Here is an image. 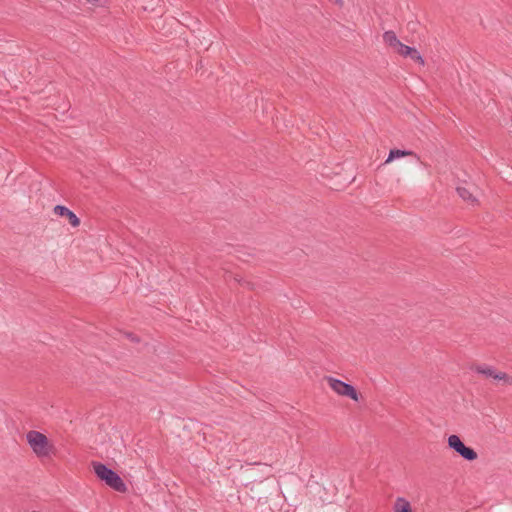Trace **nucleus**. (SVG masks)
Masks as SVG:
<instances>
[{"mask_svg": "<svg viewBox=\"0 0 512 512\" xmlns=\"http://www.w3.org/2000/svg\"><path fill=\"white\" fill-rule=\"evenodd\" d=\"M54 213L61 217H66L72 227H78L80 225V219L70 209L62 205H56L54 207Z\"/></svg>", "mask_w": 512, "mask_h": 512, "instance_id": "39448f33", "label": "nucleus"}, {"mask_svg": "<svg viewBox=\"0 0 512 512\" xmlns=\"http://www.w3.org/2000/svg\"><path fill=\"white\" fill-rule=\"evenodd\" d=\"M92 468L99 480L104 482L111 489L124 493L127 491V485L122 478L111 468L101 462H93Z\"/></svg>", "mask_w": 512, "mask_h": 512, "instance_id": "f03ea898", "label": "nucleus"}, {"mask_svg": "<svg viewBox=\"0 0 512 512\" xmlns=\"http://www.w3.org/2000/svg\"><path fill=\"white\" fill-rule=\"evenodd\" d=\"M492 379L498 384L512 386V376L504 371L496 369Z\"/></svg>", "mask_w": 512, "mask_h": 512, "instance_id": "0eeeda50", "label": "nucleus"}, {"mask_svg": "<svg viewBox=\"0 0 512 512\" xmlns=\"http://www.w3.org/2000/svg\"><path fill=\"white\" fill-rule=\"evenodd\" d=\"M383 41L388 47L392 48L394 51L398 48V46L401 43L396 33L391 30L383 33Z\"/></svg>", "mask_w": 512, "mask_h": 512, "instance_id": "423d86ee", "label": "nucleus"}, {"mask_svg": "<svg viewBox=\"0 0 512 512\" xmlns=\"http://www.w3.org/2000/svg\"><path fill=\"white\" fill-rule=\"evenodd\" d=\"M412 155H415V154L413 151H410V150L392 149V150H390L385 163H390L395 159L405 157V156H412Z\"/></svg>", "mask_w": 512, "mask_h": 512, "instance_id": "1a4fd4ad", "label": "nucleus"}, {"mask_svg": "<svg viewBox=\"0 0 512 512\" xmlns=\"http://www.w3.org/2000/svg\"><path fill=\"white\" fill-rule=\"evenodd\" d=\"M407 58H410V59L414 60L415 62H417L421 66L425 65V61H424L423 57L421 56L419 51L416 48H414V47H413V49L411 51V54H409Z\"/></svg>", "mask_w": 512, "mask_h": 512, "instance_id": "f8f14e48", "label": "nucleus"}, {"mask_svg": "<svg viewBox=\"0 0 512 512\" xmlns=\"http://www.w3.org/2000/svg\"><path fill=\"white\" fill-rule=\"evenodd\" d=\"M324 381L337 396L351 399L354 402L360 401L361 395L353 385L333 376H325Z\"/></svg>", "mask_w": 512, "mask_h": 512, "instance_id": "7ed1b4c3", "label": "nucleus"}, {"mask_svg": "<svg viewBox=\"0 0 512 512\" xmlns=\"http://www.w3.org/2000/svg\"><path fill=\"white\" fill-rule=\"evenodd\" d=\"M447 444L450 449L454 450L467 461H474L478 457L476 451L470 447H467L461 438L456 434H452L448 437Z\"/></svg>", "mask_w": 512, "mask_h": 512, "instance_id": "20e7f679", "label": "nucleus"}, {"mask_svg": "<svg viewBox=\"0 0 512 512\" xmlns=\"http://www.w3.org/2000/svg\"><path fill=\"white\" fill-rule=\"evenodd\" d=\"M394 512H413L411 504L403 497H398L393 505Z\"/></svg>", "mask_w": 512, "mask_h": 512, "instance_id": "6e6552de", "label": "nucleus"}, {"mask_svg": "<svg viewBox=\"0 0 512 512\" xmlns=\"http://www.w3.org/2000/svg\"><path fill=\"white\" fill-rule=\"evenodd\" d=\"M26 440L32 452L38 458H49L54 454V445L43 433L36 430H31L26 433Z\"/></svg>", "mask_w": 512, "mask_h": 512, "instance_id": "f257e3e1", "label": "nucleus"}, {"mask_svg": "<svg viewBox=\"0 0 512 512\" xmlns=\"http://www.w3.org/2000/svg\"><path fill=\"white\" fill-rule=\"evenodd\" d=\"M457 192H458L459 196L463 200H465V201H467V202H469L471 204L476 202V198L474 197L472 191L469 188H467V187H458L457 188Z\"/></svg>", "mask_w": 512, "mask_h": 512, "instance_id": "9b49d317", "label": "nucleus"}, {"mask_svg": "<svg viewBox=\"0 0 512 512\" xmlns=\"http://www.w3.org/2000/svg\"><path fill=\"white\" fill-rule=\"evenodd\" d=\"M412 49L413 47L407 46L401 42L398 48L395 50V52L407 58L408 55L411 54Z\"/></svg>", "mask_w": 512, "mask_h": 512, "instance_id": "ddd939ff", "label": "nucleus"}, {"mask_svg": "<svg viewBox=\"0 0 512 512\" xmlns=\"http://www.w3.org/2000/svg\"><path fill=\"white\" fill-rule=\"evenodd\" d=\"M474 370L477 374H480L486 378L492 379L493 375L496 371V368L491 365L483 364V365L476 366Z\"/></svg>", "mask_w": 512, "mask_h": 512, "instance_id": "9d476101", "label": "nucleus"}]
</instances>
